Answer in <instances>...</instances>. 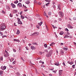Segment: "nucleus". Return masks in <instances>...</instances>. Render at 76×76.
Listing matches in <instances>:
<instances>
[{
    "label": "nucleus",
    "mask_w": 76,
    "mask_h": 76,
    "mask_svg": "<svg viewBox=\"0 0 76 76\" xmlns=\"http://www.w3.org/2000/svg\"><path fill=\"white\" fill-rule=\"evenodd\" d=\"M5 29H6L5 24L4 23L1 24L0 25V30L1 31H4Z\"/></svg>",
    "instance_id": "1"
},
{
    "label": "nucleus",
    "mask_w": 76,
    "mask_h": 76,
    "mask_svg": "<svg viewBox=\"0 0 76 76\" xmlns=\"http://www.w3.org/2000/svg\"><path fill=\"white\" fill-rule=\"evenodd\" d=\"M52 53H53V50H50L49 53L46 54V57H50V56H51Z\"/></svg>",
    "instance_id": "2"
},
{
    "label": "nucleus",
    "mask_w": 76,
    "mask_h": 76,
    "mask_svg": "<svg viewBox=\"0 0 76 76\" xmlns=\"http://www.w3.org/2000/svg\"><path fill=\"white\" fill-rule=\"evenodd\" d=\"M58 14L60 17L61 18H63L64 16V14L61 11H60L58 12Z\"/></svg>",
    "instance_id": "3"
},
{
    "label": "nucleus",
    "mask_w": 76,
    "mask_h": 76,
    "mask_svg": "<svg viewBox=\"0 0 76 76\" xmlns=\"http://www.w3.org/2000/svg\"><path fill=\"white\" fill-rule=\"evenodd\" d=\"M39 35V32H35L32 34L31 35V36H37Z\"/></svg>",
    "instance_id": "4"
},
{
    "label": "nucleus",
    "mask_w": 76,
    "mask_h": 76,
    "mask_svg": "<svg viewBox=\"0 0 76 76\" xmlns=\"http://www.w3.org/2000/svg\"><path fill=\"white\" fill-rule=\"evenodd\" d=\"M1 68L2 70H5L6 69V66H4L3 67V66H1Z\"/></svg>",
    "instance_id": "5"
},
{
    "label": "nucleus",
    "mask_w": 76,
    "mask_h": 76,
    "mask_svg": "<svg viewBox=\"0 0 76 76\" xmlns=\"http://www.w3.org/2000/svg\"><path fill=\"white\" fill-rule=\"evenodd\" d=\"M18 24H21V25H22V22L21 21H20V19L18 20Z\"/></svg>",
    "instance_id": "6"
},
{
    "label": "nucleus",
    "mask_w": 76,
    "mask_h": 76,
    "mask_svg": "<svg viewBox=\"0 0 76 76\" xmlns=\"http://www.w3.org/2000/svg\"><path fill=\"white\" fill-rule=\"evenodd\" d=\"M11 6H12V8H15V7H16V5L12 3L11 4Z\"/></svg>",
    "instance_id": "7"
},
{
    "label": "nucleus",
    "mask_w": 76,
    "mask_h": 76,
    "mask_svg": "<svg viewBox=\"0 0 76 76\" xmlns=\"http://www.w3.org/2000/svg\"><path fill=\"white\" fill-rule=\"evenodd\" d=\"M17 6L18 7H21L22 6V4L20 3H18L17 5Z\"/></svg>",
    "instance_id": "8"
},
{
    "label": "nucleus",
    "mask_w": 76,
    "mask_h": 76,
    "mask_svg": "<svg viewBox=\"0 0 76 76\" xmlns=\"http://www.w3.org/2000/svg\"><path fill=\"white\" fill-rule=\"evenodd\" d=\"M31 50H35V49H36V48H35L34 46H32L31 47Z\"/></svg>",
    "instance_id": "9"
},
{
    "label": "nucleus",
    "mask_w": 76,
    "mask_h": 76,
    "mask_svg": "<svg viewBox=\"0 0 76 76\" xmlns=\"http://www.w3.org/2000/svg\"><path fill=\"white\" fill-rule=\"evenodd\" d=\"M62 72H63V70H59V74L60 75H61L62 74Z\"/></svg>",
    "instance_id": "10"
},
{
    "label": "nucleus",
    "mask_w": 76,
    "mask_h": 76,
    "mask_svg": "<svg viewBox=\"0 0 76 76\" xmlns=\"http://www.w3.org/2000/svg\"><path fill=\"white\" fill-rule=\"evenodd\" d=\"M67 63H68L70 64H73L74 63V62L73 61L70 62L69 61H68Z\"/></svg>",
    "instance_id": "11"
},
{
    "label": "nucleus",
    "mask_w": 76,
    "mask_h": 76,
    "mask_svg": "<svg viewBox=\"0 0 76 76\" xmlns=\"http://www.w3.org/2000/svg\"><path fill=\"white\" fill-rule=\"evenodd\" d=\"M14 41H16V42H20V40H18V39H14Z\"/></svg>",
    "instance_id": "12"
},
{
    "label": "nucleus",
    "mask_w": 76,
    "mask_h": 76,
    "mask_svg": "<svg viewBox=\"0 0 76 76\" xmlns=\"http://www.w3.org/2000/svg\"><path fill=\"white\" fill-rule=\"evenodd\" d=\"M60 53L62 55H63L64 54V51H63L62 50H61Z\"/></svg>",
    "instance_id": "13"
},
{
    "label": "nucleus",
    "mask_w": 76,
    "mask_h": 76,
    "mask_svg": "<svg viewBox=\"0 0 76 76\" xmlns=\"http://www.w3.org/2000/svg\"><path fill=\"white\" fill-rule=\"evenodd\" d=\"M19 34H20V31H19V30H18L16 34L17 35H19Z\"/></svg>",
    "instance_id": "14"
},
{
    "label": "nucleus",
    "mask_w": 76,
    "mask_h": 76,
    "mask_svg": "<svg viewBox=\"0 0 76 76\" xmlns=\"http://www.w3.org/2000/svg\"><path fill=\"white\" fill-rule=\"evenodd\" d=\"M55 65L57 66H59V63L58 62H57L55 63Z\"/></svg>",
    "instance_id": "15"
},
{
    "label": "nucleus",
    "mask_w": 76,
    "mask_h": 76,
    "mask_svg": "<svg viewBox=\"0 0 76 76\" xmlns=\"http://www.w3.org/2000/svg\"><path fill=\"white\" fill-rule=\"evenodd\" d=\"M32 45H38L37 42L32 43Z\"/></svg>",
    "instance_id": "16"
},
{
    "label": "nucleus",
    "mask_w": 76,
    "mask_h": 76,
    "mask_svg": "<svg viewBox=\"0 0 76 76\" xmlns=\"http://www.w3.org/2000/svg\"><path fill=\"white\" fill-rule=\"evenodd\" d=\"M38 24L39 25V26H41L42 24V22H41L39 23H38Z\"/></svg>",
    "instance_id": "17"
},
{
    "label": "nucleus",
    "mask_w": 76,
    "mask_h": 76,
    "mask_svg": "<svg viewBox=\"0 0 76 76\" xmlns=\"http://www.w3.org/2000/svg\"><path fill=\"white\" fill-rule=\"evenodd\" d=\"M3 73V72L2 71L0 70V75L1 76H2V74Z\"/></svg>",
    "instance_id": "18"
},
{
    "label": "nucleus",
    "mask_w": 76,
    "mask_h": 76,
    "mask_svg": "<svg viewBox=\"0 0 76 76\" xmlns=\"http://www.w3.org/2000/svg\"><path fill=\"white\" fill-rule=\"evenodd\" d=\"M5 51L7 55L8 56H9V54L8 52H7V51H6V50H5Z\"/></svg>",
    "instance_id": "19"
},
{
    "label": "nucleus",
    "mask_w": 76,
    "mask_h": 76,
    "mask_svg": "<svg viewBox=\"0 0 76 76\" xmlns=\"http://www.w3.org/2000/svg\"><path fill=\"white\" fill-rule=\"evenodd\" d=\"M58 9H59L60 10H61V9H60V4H58Z\"/></svg>",
    "instance_id": "20"
},
{
    "label": "nucleus",
    "mask_w": 76,
    "mask_h": 76,
    "mask_svg": "<svg viewBox=\"0 0 76 76\" xmlns=\"http://www.w3.org/2000/svg\"><path fill=\"white\" fill-rule=\"evenodd\" d=\"M63 34H64V32H63V31H61L59 33V34L61 35H62Z\"/></svg>",
    "instance_id": "21"
},
{
    "label": "nucleus",
    "mask_w": 76,
    "mask_h": 76,
    "mask_svg": "<svg viewBox=\"0 0 76 76\" xmlns=\"http://www.w3.org/2000/svg\"><path fill=\"white\" fill-rule=\"evenodd\" d=\"M69 37H70V36H69L66 35L65 36V37H64V38H69Z\"/></svg>",
    "instance_id": "22"
},
{
    "label": "nucleus",
    "mask_w": 76,
    "mask_h": 76,
    "mask_svg": "<svg viewBox=\"0 0 76 76\" xmlns=\"http://www.w3.org/2000/svg\"><path fill=\"white\" fill-rule=\"evenodd\" d=\"M52 25L53 28H54V29H55V28H57V27L54 26L53 25Z\"/></svg>",
    "instance_id": "23"
},
{
    "label": "nucleus",
    "mask_w": 76,
    "mask_h": 76,
    "mask_svg": "<svg viewBox=\"0 0 76 76\" xmlns=\"http://www.w3.org/2000/svg\"><path fill=\"white\" fill-rule=\"evenodd\" d=\"M50 4V3L48 2V3L46 4L45 5L46 6H48Z\"/></svg>",
    "instance_id": "24"
},
{
    "label": "nucleus",
    "mask_w": 76,
    "mask_h": 76,
    "mask_svg": "<svg viewBox=\"0 0 76 76\" xmlns=\"http://www.w3.org/2000/svg\"><path fill=\"white\" fill-rule=\"evenodd\" d=\"M45 1L46 2H50L51 1V0H45Z\"/></svg>",
    "instance_id": "25"
},
{
    "label": "nucleus",
    "mask_w": 76,
    "mask_h": 76,
    "mask_svg": "<svg viewBox=\"0 0 76 76\" xmlns=\"http://www.w3.org/2000/svg\"><path fill=\"white\" fill-rule=\"evenodd\" d=\"M4 56L5 58L7 57H8L7 56V55H6V54H4Z\"/></svg>",
    "instance_id": "26"
},
{
    "label": "nucleus",
    "mask_w": 76,
    "mask_h": 76,
    "mask_svg": "<svg viewBox=\"0 0 76 76\" xmlns=\"http://www.w3.org/2000/svg\"><path fill=\"white\" fill-rule=\"evenodd\" d=\"M51 12H49L48 13V15L49 16H51Z\"/></svg>",
    "instance_id": "27"
},
{
    "label": "nucleus",
    "mask_w": 76,
    "mask_h": 76,
    "mask_svg": "<svg viewBox=\"0 0 76 76\" xmlns=\"http://www.w3.org/2000/svg\"><path fill=\"white\" fill-rule=\"evenodd\" d=\"M63 49L65 51H67V50H68L67 48H64Z\"/></svg>",
    "instance_id": "28"
},
{
    "label": "nucleus",
    "mask_w": 76,
    "mask_h": 76,
    "mask_svg": "<svg viewBox=\"0 0 76 76\" xmlns=\"http://www.w3.org/2000/svg\"><path fill=\"white\" fill-rule=\"evenodd\" d=\"M44 46L45 48H47V44H46L44 45Z\"/></svg>",
    "instance_id": "29"
},
{
    "label": "nucleus",
    "mask_w": 76,
    "mask_h": 76,
    "mask_svg": "<svg viewBox=\"0 0 76 76\" xmlns=\"http://www.w3.org/2000/svg\"><path fill=\"white\" fill-rule=\"evenodd\" d=\"M21 17L22 19H24V18H25V17H24V16H23V15H21Z\"/></svg>",
    "instance_id": "30"
},
{
    "label": "nucleus",
    "mask_w": 76,
    "mask_h": 76,
    "mask_svg": "<svg viewBox=\"0 0 76 76\" xmlns=\"http://www.w3.org/2000/svg\"><path fill=\"white\" fill-rule=\"evenodd\" d=\"M17 75L18 76H20V74L19 72H17Z\"/></svg>",
    "instance_id": "31"
},
{
    "label": "nucleus",
    "mask_w": 76,
    "mask_h": 76,
    "mask_svg": "<svg viewBox=\"0 0 76 76\" xmlns=\"http://www.w3.org/2000/svg\"><path fill=\"white\" fill-rule=\"evenodd\" d=\"M14 3L15 4H17V3H18V1H14Z\"/></svg>",
    "instance_id": "32"
},
{
    "label": "nucleus",
    "mask_w": 76,
    "mask_h": 76,
    "mask_svg": "<svg viewBox=\"0 0 76 76\" xmlns=\"http://www.w3.org/2000/svg\"><path fill=\"white\" fill-rule=\"evenodd\" d=\"M71 26V25H70L69 24H68L67 25V26L68 27V28H69Z\"/></svg>",
    "instance_id": "33"
},
{
    "label": "nucleus",
    "mask_w": 76,
    "mask_h": 76,
    "mask_svg": "<svg viewBox=\"0 0 76 76\" xmlns=\"http://www.w3.org/2000/svg\"><path fill=\"white\" fill-rule=\"evenodd\" d=\"M72 67L73 69H75V65H73L72 66Z\"/></svg>",
    "instance_id": "34"
},
{
    "label": "nucleus",
    "mask_w": 76,
    "mask_h": 76,
    "mask_svg": "<svg viewBox=\"0 0 76 76\" xmlns=\"http://www.w3.org/2000/svg\"><path fill=\"white\" fill-rule=\"evenodd\" d=\"M9 66L10 67V68H12V69L13 68V66H12L11 65H9Z\"/></svg>",
    "instance_id": "35"
},
{
    "label": "nucleus",
    "mask_w": 76,
    "mask_h": 76,
    "mask_svg": "<svg viewBox=\"0 0 76 76\" xmlns=\"http://www.w3.org/2000/svg\"><path fill=\"white\" fill-rule=\"evenodd\" d=\"M62 64L63 65V66H66V64H65V63H64V62H63V63H62Z\"/></svg>",
    "instance_id": "36"
},
{
    "label": "nucleus",
    "mask_w": 76,
    "mask_h": 76,
    "mask_svg": "<svg viewBox=\"0 0 76 76\" xmlns=\"http://www.w3.org/2000/svg\"><path fill=\"white\" fill-rule=\"evenodd\" d=\"M6 7L7 9H10V7L9 6H7Z\"/></svg>",
    "instance_id": "37"
},
{
    "label": "nucleus",
    "mask_w": 76,
    "mask_h": 76,
    "mask_svg": "<svg viewBox=\"0 0 76 76\" xmlns=\"http://www.w3.org/2000/svg\"><path fill=\"white\" fill-rule=\"evenodd\" d=\"M69 28L70 29H73V27L72 26H70Z\"/></svg>",
    "instance_id": "38"
},
{
    "label": "nucleus",
    "mask_w": 76,
    "mask_h": 76,
    "mask_svg": "<svg viewBox=\"0 0 76 76\" xmlns=\"http://www.w3.org/2000/svg\"><path fill=\"white\" fill-rule=\"evenodd\" d=\"M3 57L1 56L0 58L1 60L2 61H3Z\"/></svg>",
    "instance_id": "39"
},
{
    "label": "nucleus",
    "mask_w": 76,
    "mask_h": 76,
    "mask_svg": "<svg viewBox=\"0 0 76 76\" xmlns=\"http://www.w3.org/2000/svg\"><path fill=\"white\" fill-rule=\"evenodd\" d=\"M26 3L27 4H29L30 2L29 1H27Z\"/></svg>",
    "instance_id": "40"
},
{
    "label": "nucleus",
    "mask_w": 76,
    "mask_h": 76,
    "mask_svg": "<svg viewBox=\"0 0 76 76\" xmlns=\"http://www.w3.org/2000/svg\"><path fill=\"white\" fill-rule=\"evenodd\" d=\"M10 17H11V18H12V17H13V15H12V14H10Z\"/></svg>",
    "instance_id": "41"
},
{
    "label": "nucleus",
    "mask_w": 76,
    "mask_h": 76,
    "mask_svg": "<svg viewBox=\"0 0 76 76\" xmlns=\"http://www.w3.org/2000/svg\"><path fill=\"white\" fill-rule=\"evenodd\" d=\"M46 15H47V14H46V13H45V11H44V16H46Z\"/></svg>",
    "instance_id": "42"
},
{
    "label": "nucleus",
    "mask_w": 76,
    "mask_h": 76,
    "mask_svg": "<svg viewBox=\"0 0 76 76\" xmlns=\"http://www.w3.org/2000/svg\"><path fill=\"white\" fill-rule=\"evenodd\" d=\"M15 63H16V61H14L12 62V64H15Z\"/></svg>",
    "instance_id": "43"
},
{
    "label": "nucleus",
    "mask_w": 76,
    "mask_h": 76,
    "mask_svg": "<svg viewBox=\"0 0 76 76\" xmlns=\"http://www.w3.org/2000/svg\"><path fill=\"white\" fill-rule=\"evenodd\" d=\"M20 58H21V60H22L23 61H25V60L23 59L22 58V57H21Z\"/></svg>",
    "instance_id": "44"
},
{
    "label": "nucleus",
    "mask_w": 76,
    "mask_h": 76,
    "mask_svg": "<svg viewBox=\"0 0 76 76\" xmlns=\"http://www.w3.org/2000/svg\"><path fill=\"white\" fill-rule=\"evenodd\" d=\"M36 27L37 28H38V29H39V26L38 25H37L36 26Z\"/></svg>",
    "instance_id": "45"
},
{
    "label": "nucleus",
    "mask_w": 76,
    "mask_h": 76,
    "mask_svg": "<svg viewBox=\"0 0 76 76\" xmlns=\"http://www.w3.org/2000/svg\"><path fill=\"white\" fill-rule=\"evenodd\" d=\"M45 52H46V53H48V51L47 50H45Z\"/></svg>",
    "instance_id": "46"
},
{
    "label": "nucleus",
    "mask_w": 76,
    "mask_h": 76,
    "mask_svg": "<svg viewBox=\"0 0 76 76\" xmlns=\"http://www.w3.org/2000/svg\"><path fill=\"white\" fill-rule=\"evenodd\" d=\"M24 12H26L28 11V10L27 9H24Z\"/></svg>",
    "instance_id": "47"
},
{
    "label": "nucleus",
    "mask_w": 76,
    "mask_h": 76,
    "mask_svg": "<svg viewBox=\"0 0 76 76\" xmlns=\"http://www.w3.org/2000/svg\"><path fill=\"white\" fill-rule=\"evenodd\" d=\"M23 7H25V8H27V7H26V6H25L23 4Z\"/></svg>",
    "instance_id": "48"
},
{
    "label": "nucleus",
    "mask_w": 76,
    "mask_h": 76,
    "mask_svg": "<svg viewBox=\"0 0 76 76\" xmlns=\"http://www.w3.org/2000/svg\"><path fill=\"white\" fill-rule=\"evenodd\" d=\"M36 16H37V17H39V14H37L36 15Z\"/></svg>",
    "instance_id": "49"
},
{
    "label": "nucleus",
    "mask_w": 76,
    "mask_h": 76,
    "mask_svg": "<svg viewBox=\"0 0 76 76\" xmlns=\"http://www.w3.org/2000/svg\"><path fill=\"white\" fill-rule=\"evenodd\" d=\"M65 31H69V30H68V29L66 28L65 29Z\"/></svg>",
    "instance_id": "50"
},
{
    "label": "nucleus",
    "mask_w": 76,
    "mask_h": 76,
    "mask_svg": "<svg viewBox=\"0 0 76 76\" xmlns=\"http://www.w3.org/2000/svg\"><path fill=\"white\" fill-rule=\"evenodd\" d=\"M13 50L14 52H15V53L16 52V50L15 49H13Z\"/></svg>",
    "instance_id": "51"
},
{
    "label": "nucleus",
    "mask_w": 76,
    "mask_h": 76,
    "mask_svg": "<svg viewBox=\"0 0 76 76\" xmlns=\"http://www.w3.org/2000/svg\"><path fill=\"white\" fill-rule=\"evenodd\" d=\"M70 35V34H69V33L68 32H67V34L66 35L69 36Z\"/></svg>",
    "instance_id": "52"
},
{
    "label": "nucleus",
    "mask_w": 76,
    "mask_h": 76,
    "mask_svg": "<svg viewBox=\"0 0 76 76\" xmlns=\"http://www.w3.org/2000/svg\"><path fill=\"white\" fill-rule=\"evenodd\" d=\"M19 53H21V50L20 49H19Z\"/></svg>",
    "instance_id": "53"
},
{
    "label": "nucleus",
    "mask_w": 76,
    "mask_h": 76,
    "mask_svg": "<svg viewBox=\"0 0 76 76\" xmlns=\"http://www.w3.org/2000/svg\"><path fill=\"white\" fill-rule=\"evenodd\" d=\"M4 37H6V36H3L2 37V38H4Z\"/></svg>",
    "instance_id": "54"
},
{
    "label": "nucleus",
    "mask_w": 76,
    "mask_h": 76,
    "mask_svg": "<svg viewBox=\"0 0 76 76\" xmlns=\"http://www.w3.org/2000/svg\"><path fill=\"white\" fill-rule=\"evenodd\" d=\"M41 4H42V3H40V2H39L38 3V4H39V5H41Z\"/></svg>",
    "instance_id": "55"
},
{
    "label": "nucleus",
    "mask_w": 76,
    "mask_h": 76,
    "mask_svg": "<svg viewBox=\"0 0 76 76\" xmlns=\"http://www.w3.org/2000/svg\"><path fill=\"white\" fill-rule=\"evenodd\" d=\"M2 12L3 13H4V14H5V12H4V11H2Z\"/></svg>",
    "instance_id": "56"
},
{
    "label": "nucleus",
    "mask_w": 76,
    "mask_h": 76,
    "mask_svg": "<svg viewBox=\"0 0 76 76\" xmlns=\"http://www.w3.org/2000/svg\"><path fill=\"white\" fill-rule=\"evenodd\" d=\"M52 45H54L55 44V43H54V42H52L51 43Z\"/></svg>",
    "instance_id": "57"
},
{
    "label": "nucleus",
    "mask_w": 76,
    "mask_h": 76,
    "mask_svg": "<svg viewBox=\"0 0 76 76\" xmlns=\"http://www.w3.org/2000/svg\"><path fill=\"white\" fill-rule=\"evenodd\" d=\"M22 41L23 43H25V40H24V39H23L22 40Z\"/></svg>",
    "instance_id": "58"
},
{
    "label": "nucleus",
    "mask_w": 76,
    "mask_h": 76,
    "mask_svg": "<svg viewBox=\"0 0 76 76\" xmlns=\"http://www.w3.org/2000/svg\"><path fill=\"white\" fill-rule=\"evenodd\" d=\"M23 12H22V11H21L20 13V15H22V14Z\"/></svg>",
    "instance_id": "59"
},
{
    "label": "nucleus",
    "mask_w": 76,
    "mask_h": 76,
    "mask_svg": "<svg viewBox=\"0 0 76 76\" xmlns=\"http://www.w3.org/2000/svg\"><path fill=\"white\" fill-rule=\"evenodd\" d=\"M48 49H49V50H50L51 49V47H49L48 48Z\"/></svg>",
    "instance_id": "60"
},
{
    "label": "nucleus",
    "mask_w": 76,
    "mask_h": 76,
    "mask_svg": "<svg viewBox=\"0 0 76 76\" xmlns=\"http://www.w3.org/2000/svg\"><path fill=\"white\" fill-rule=\"evenodd\" d=\"M11 60H12V61H13V60H14V58H11Z\"/></svg>",
    "instance_id": "61"
},
{
    "label": "nucleus",
    "mask_w": 76,
    "mask_h": 76,
    "mask_svg": "<svg viewBox=\"0 0 76 76\" xmlns=\"http://www.w3.org/2000/svg\"><path fill=\"white\" fill-rule=\"evenodd\" d=\"M34 3H37V1H36V0H35L34 1Z\"/></svg>",
    "instance_id": "62"
},
{
    "label": "nucleus",
    "mask_w": 76,
    "mask_h": 76,
    "mask_svg": "<svg viewBox=\"0 0 76 76\" xmlns=\"http://www.w3.org/2000/svg\"><path fill=\"white\" fill-rule=\"evenodd\" d=\"M26 50H28V47H26Z\"/></svg>",
    "instance_id": "63"
},
{
    "label": "nucleus",
    "mask_w": 76,
    "mask_h": 76,
    "mask_svg": "<svg viewBox=\"0 0 76 76\" xmlns=\"http://www.w3.org/2000/svg\"><path fill=\"white\" fill-rule=\"evenodd\" d=\"M74 44L75 45H76V43L75 42H74Z\"/></svg>",
    "instance_id": "64"
}]
</instances>
